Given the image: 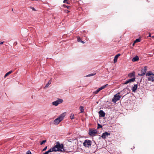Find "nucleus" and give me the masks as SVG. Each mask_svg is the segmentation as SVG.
I'll use <instances>...</instances> for the list:
<instances>
[{
    "label": "nucleus",
    "instance_id": "1",
    "mask_svg": "<svg viewBox=\"0 0 154 154\" xmlns=\"http://www.w3.org/2000/svg\"><path fill=\"white\" fill-rule=\"evenodd\" d=\"M57 151L63 152H66V149L64 148L63 144L62 143L60 144L59 141L57 142L56 145L54 147L51 148L43 154H48L49 152Z\"/></svg>",
    "mask_w": 154,
    "mask_h": 154
},
{
    "label": "nucleus",
    "instance_id": "2",
    "mask_svg": "<svg viewBox=\"0 0 154 154\" xmlns=\"http://www.w3.org/2000/svg\"><path fill=\"white\" fill-rule=\"evenodd\" d=\"M146 76H148V81L152 82H154V74L152 73V72L151 71L147 72L146 74Z\"/></svg>",
    "mask_w": 154,
    "mask_h": 154
},
{
    "label": "nucleus",
    "instance_id": "3",
    "mask_svg": "<svg viewBox=\"0 0 154 154\" xmlns=\"http://www.w3.org/2000/svg\"><path fill=\"white\" fill-rule=\"evenodd\" d=\"M64 116L65 115L64 113L60 115L58 117L54 120V124L56 125H58L59 123L63 120Z\"/></svg>",
    "mask_w": 154,
    "mask_h": 154
},
{
    "label": "nucleus",
    "instance_id": "4",
    "mask_svg": "<svg viewBox=\"0 0 154 154\" xmlns=\"http://www.w3.org/2000/svg\"><path fill=\"white\" fill-rule=\"evenodd\" d=\"M120 92H118L117 94L114 95V98L112 99V101L114 103H116V102L120 100L121 96L119 95Z\"/></svg>",
    "mask_w": 154,
    "mask_h": 154
},
{
    "label": "nucleus",
    "instance_id": "5",
    "mask_svg": "<svg viewBox=\"0 0 154 154\" xmlns=\"http://www.w3.org/2000/svg\"><path fill=\"white\" fill-rule=\"evenodd\" d=\"M92 142L89 140H86L83 143V145L85 147H89L91 144Z\"/></svg>",
    "mask_w": 154,
    "mask_h": 154
},
{
    "label": "nucleus",
    "instance_id": "6",
    "mask_svg": "<svg viewBox=\"0 0 154 154\" xmlns=\"http://www.w3.org/2000/svg\"><path fill=\"white\" fill-rule=\"evenodd\" d=\"M97 132V129H91L89 130L88 134L89 135L91 136H95V134Z\"/></svg>",
    "mask_w": 154,
    "mask_h": 154
},
{
    "label": "nucleus",
    "instance_id": "7",
    "mask_svg": "<svg viewBox=\"0 0 154 154\" xmlns=\"http://www.w3.org/2000/svg\"><path fill=\"white\" fill-rule=\"evenodd\" d=\"M63 102L62 99H58L56 101L52 102V105L55 106H57L58 104L62 103Z\"/></svg>",
    "mask_w": 154,
    "mask_h": 154
},
{
    "label": "nucleus",
    "instance_id": "8",
    "mask_svg": "<svg viewBox=\"0 0 154 154\" xmlns=\"http://www.w3.org/2000/svg\"><path fill=\"white\" fill-rule=\"evenodd\" d=\"M147 70V69L146 68H144L143 69H142L141 71V73H139L138 75L139 76H142L146 74V72Z\"/></svg>",
    "mask_w": 154,
    "mask_h": 154
},
{
    "label": "nucleus",
    "instance_id": "9",
    "mask_svg": "<svg viewBox=\"0 0 154 154\" xmlns=\"http://www.w3.org/2000/svg\"><path fill=\"white\" fill-rule=\"evenodd\" d=\"M110 135V133L105 132L102 134L101 137L104 139L106 138V137Z\"/></svg>",
    "mask_w": 154,
    "mask_h": 154
},
{
    "label": "nucleus",
    "instance_id": "10",
    "mask_svg": "<svg viewBox=\"0 0 154 154\" xmlns=\"http://www.w3.org/2000/svg\"><path fill=\"white\" fill-rule=\"evenodd\" d=\"M99 113L100 115V116L101 117H104L105 116V113L102 110H100V111H99Z\"/></svg>",
    "mask_w": 154,
    "mask_h": 154
},
{
    "label": "nucleus",
    "instance_id": "11",
    "mask_svg": "<svg viewBox=\"0 0 154 154\" xmlns=\"http://www.w3.org/2000/svg\"><path fill=\"white\" fill-rule=\"evenodd\" d=\"M120 55V54H117L116 55L115 57H114V60H113V61H114V63H116V62H117V60L118 58V57Z\"/></svg>",
    "mask_w": 154,
    "mask_h": 154
},
{
    "label": "nucleus",
    "instance_id": "12",
    "mask_svg": "<svg viewBox=\"0 0 154 154\" xmlns=\"http://www.w3.org/2000/svg\"><path fill=\"white\" fill-rule=\"evenodd\" d=\"M137 88V84L134 85V86L132 88V91L133 92H135Z\"/></svg>",
    "mask_w": 154,
    "mask_h": 154
},
{
    "label": "nucleus",
    "instance_id": "13",
    "mask_svg": "<svg viewBox=\"0 0 154 154\" xmlns=\"http://www.w3.org/2000/svg\"><path fill=\"white\" fill-rule=\"evenodd\" d=\"M139 60V57L137 56H136L135 57L133 58L132 59V61L133 62H135L138 61Z\"/></svg>",
    "mask_w": 154,
    "mask_h": 154
},
{
    "label": "nucleus",
    "instance_id": "14",
    "mask_svg": "<svg viewBox=\"0 0 154 154\" xmlns=\"http://www.w3.org/2000/svg\"><path fill=\"white\" fill-rule=\"evenodd\" d=\"M135 74L134 72H133L132 73H131L128 74V76L130 78H132L133 77H135Z\"/></svg>",
    "mask_w": 154,
    "mask_h": 154
},
{
    "label": "nucleus",
    "instance_id": "15",
    "mask_svg": "<svg viewBox=\"0 0 154 154\" xmlns=\"http://www.w3.org/2000/svg\"><path fill=\"white\" fill-rule=\"evenodd\" d=\"M52 82V80L51 79H50L49 82H48V83L45 85V88H47L48 86H49V85Z\"/></svg>",
    "mask_w": 154,
    "mask_h": 154
},
{
    "label": "nucleus",
    "instance_id": "16",
    "mask_svg": "<svg viewBox=\"0 0 154 154\" xmlns=\"http://www.w3.org/2000/svg\"><path fill=\"white\" fill-rule=\"evenodd\" d=\"M135 78L134 77L132 79H128L129 83H131V82H134L135 81Z\"/></svg>",
    "mask_w": 154,
    "mask_h": 154
},
{
    "label": "nucleus",
    "instance_id": "17",
    "mask_svg": "<svg viewBox=\"0 0 154 154\" xmlns=\"http://www.w3.org/2000/svg\"><path fill=\"white\" fill-rule=\"evenodd\" d=\"M12 72V70H11L9 71V72L7 73L4 76V78H6L7 76L8 75L11 74Z\"/></svg>",
    "mask_w": 154,
    "mask_h": 154
},
{
    "label": "nucleus",
    "instance_id": "18",
    "mask_svg": "<svg viewBox=\"0 0 154 154\" xmlns=\"http://www.w3.org/2000/svg\"><path fill=\"white\" fill-rule=\"evenodd\" d=\"M96 74V73H91V74H89L86 75L85 76L86 77H90V76H93L95 75Z\"/></svg>",
    "mask_w": 154,
    "mask_h": 154
},
{
    "label": "nucleus",
    "instance_id": "19",
    "mask_svg": "<svg viewBox=\"0 0 154 154\" xmlns=\"http://www.w3.org/2000/svg\"><path fill=\"white\" fill-rule=\"evenodd\" d=\"M80 112L82 113L84 112V107L83 106H80Z\"/></svg>",
    "mask_w": 154,
    "mask_h": 154
},
{
    "label": "nucleus",
    "instance_id": "20",
    "mask_svg": "<svg viewBox=\"0 0 154 154\" xmlns=\"http://www.w3.org/2000/svg\"><path fill=\"white\" fill-rule=\"evenodd\" d=\"M108 84H106L105 85H104L103 86L100 87L101 88H102V89H103L104 88H106L108 86Z\"/></svg>",
    "mask_w": 154,
    "mask_h": 154
},
{
    "label": "nucleus",
    "instance_id": "21",
    "mask_svg": "<svg viewBox=\"0 0 154 154\" xmlns=\"http://www.w3.org/2000/svg\"><path fill=\"white\" fill-rule=\"evenodd\" d=\"M100 91L99 90V89L98 88L97 89L96 91H95L93 93L94 94H97Z\"/></svg>",
    "mask_w": 154,
    "mask_h": 154
},
{
    "label": "nucleus",
    "instance_id": "22",
    "mask_svg": "<svg viewBox=\"0 0 154 154\" xmlns=\"http://www.w3.org/2000/svg\"><path fill=\"white\" fill-rule=\"evenodd\" d=\"M70 118L71 119L74 118V115L73 114H72L70 116Z\"/></svg>",
    "mask_w": 154,
    "mask_h": 154
},
{
    "label": "nucleus",
    "instance_id": "23",
    "mask_svg": "<svg viewBox=\"0 0 154 154\" xmlns=\"http://www.w3.org/2000/svg\"><path fill=\"white\" fill-rule=\"evenodd\" d=\"M140 41V40L139 38H137L136 39V40L134 41V43H137Z\"/></svg>",
    "mask_w": 154,
    "mask_h": 154
},
{
    "label": "nucleus",
    "instance_id": "24",
    "mask_svg": "<svg viewBox=\"0 0 154 154\" xmlns=\"http://www.w3.org/2000/svg\"><path fill=\"white\" fill-rule=\"evenodd\" d=\"M102 126L99 124H97V128H102Z\"/></svg>",
    "mask_w": 154,
    "mask_h": 154
},
{
    "label": "nucleus",
    "instance_id": "25",
    "mask_svg": "<svg viewBox=\"0 0 154 154\" xmlns=\"http://www.w3.org/2000/svg\"><path fill=\"white\" fill-rule=\"evenodd\" d=\"M46 142V140H44L42 141L40 143L41 145H42L43 143H45Z\"/></svg>",
    "mask_w": 154,
    "mask_h": 154
},
{
    "label": "nucleus",
    "instance_id": "26",
    "mask_svg": "<svg viewBox=\"0 0 154 154\" xmlns=\"http://www.w3.org/2000/svg\"><path fill=\"white\" fill-rule=\"evenodd\" d=\"M128 83H129V81H128V80H126L125 82L124 83V84L126 85V84H128Z\"/></svg>",
    "mask_w": 154,
    "mask_h": 154
},
{
    "label": "nucleus",
    "instance_id": "27",
    "mask_svg": "<svg viewBox=\"0 0 154 154\" xmlns=\"http://www.w3.org/2000/svg\"><path fill=\"white\" fill-rule=\"evenodd\" d=\"M81 39L80 37H77V41L78 42H80L81 41Z\"/></svg>",
    "mask_w": 154,
    "mask_h": 154
},
{
    "label": "nucleus",
    "instance_id": "28",
    "mask_svg": "<svg viewBox=\"0 0 154 154\" xmlns=\"http://www.w3.org/2000/svg\"><path fill=\"white\" fill-rule=\"evenodd\" d=\"M47 146H46V147H45L44 148V149L42 150V151H45V150H46L47 149Z\"/></svg>",
    "mask_w": 154,
    "mask_h": 154
},
{
    "label": "nucleus",
    "instance_id": "29",
    "mask_svg": "<svg viewBox=\"0 0 154 154\" xmlns=\"http://www.w3.org/2000/svg\"><path fill=\"white\" fill-rule=\"evenodd\" d=\"M30 8L32 9V10L33 11H35V9L32 7H30Z\"/></svg>",
    "mask_w": 154,
    "mask_h": 154
},
{
    "label": "nucleus",
    "instance_id": "30",
    "mask_svg": "<svg viewBox=\"0 0 154 154\" xmlns=\"http://www.w3.org/2000/svg\"><path fill=\"white\" fill-rule=\"evenodd\" d=\"M26 154H32L31 153L30 151L29 150H28Z\"/></svg>",
    "mask_w": 154,
    "mask_h": 154
},
{
    "label": "nucleus",
    "instance_id": "31",
    "mask_svg": "<svg viewBox=\"0 0 154 154\" xmlns=\"http://www.w3.org/2000/svg\"><path fill=\"white\" fill-rule=\"evenodd\" d=\"M67 0H64V1H63V3H67L68 4V2H67Z\"/></svg>",
    "mask_w": 154,
    "mask_h": 154
},
{
    "label": "nucleus",
    "instance_id": "32",
    "mask_svg": "<svg viewBox=\"0 0 154 154\" xmlns=\"http://www.w3.org/2000/svg\"><path fill=\"white\" fill-rule=\"evenodd\" d=\"M4 42H0V44L2 45L3 44Z\"/></svg>",
    "mask_w": 154,
    "mask_h": 154
},
{
    "label": "nucleus",
    "instance_id": "33",
    "mask_svg": "<svg viewBox=\"0 0 154 154\" xmlns=\"http://www.w3.org/2000/svg\"><path fill=\"white\" fill-rule=\"evenodd\" d=\"M65 12L66 13H68L69 12V11L67 10H66L65 11Z\"/></svg>",
    "mask_w": 154,
    "mask_h": 154
},
{
    "label": "nucleus",
    "instance_id": "34",
    "mask_svg": "<svg viewBox=\"0 0 154 154\" xmlns=\"http://www.w3.org/2000/svg\"><path fill=\"white\" fill-rule=\"evenodd\" d=\"M98 89H99V90H100V91H101V90H102V88H101V87L98 88Z\"/></svg>",
    "mask_w": 154,
    "mask_h": 154
},
{
    "label": "nucleus",
    "instance_id": "35",
    "mask_svg": "<svg viewBox=\"0 0 154 154\" xmlns=\"http://www.w3.org/2000/svg\"><path fill=\"white\" fill-rule=\"evenodd\" d=\"M149 37H151V35L150 33H149Z\"/></svg>",
    "mask_w": 154,
    "mask_h": 154
},
{
    "label": "nucleus",
    "instance_id": "36",
    "mask_svg": "<svg viewBox=\"0 0 154 154\" xmlns=\"http://www.w3.org/2000/svg\"><path fill=\"white\" fill-rule=\"evenodd\" d=\"M70 6H66V7L67 8H69Z\"/></svg>",
    "mask_w": 154,
    "mask_h": 154
},
{
    "label": "nucleus",
    "instance_id": "37",
    "mask_svg": "<svg viewBox=\"0 0 154 154\" xmlns=\"http://www.w3.org/2000/svg\"><path fill=\"white\" fill-rule=\"evenodd\" d=\"M80 42H81L82 43H84V42L83 41H82V40H81V41H80Z\"/></svg>",
    "mask_w": 154,
    "mask_h": 154
},
{
    "label": "nucleus",
    "instance_id": "38",
    "mask_svg": "<svg viewBox=\"0 0 154 154\" xmlns=\"http://www.w3.org/2000/svg\"><path fill=\"white\" fill-rule=\"evenodd\" d=\"M134 43H134H133V46H134V45L135 44V43Z\"/></svg>",
    "mask_w": 154,
    "mask_h": 154
},
{
    "label": "nucleus",
    "instance_id": "39",
    "mask_svg": "<svg viewBox=\"0 0 154 154\" xmlns=\"http://www.w3.org/2000/svg\"><path fill=\"white\" fill-rule=\"evenodd\" d=\"M152 38H154V36H152Z\"/></svg>",
    "mask_w": 154,
    "mask_h": 154
},
{
    "label": "nucleus",
    "instance_id": "40",
    "mask_svg": "<svg viewBox=\"0 0 154 154\" xmlns=\"http://www.w3.org/2000/svg\"><path fill=\"white\" fill-rule=\"evenodd\" d=\"M13 11V9H12V11Z\"/></svg>",
    "mask_w": 154,
    "mask_h": 154
}]
</instances>
